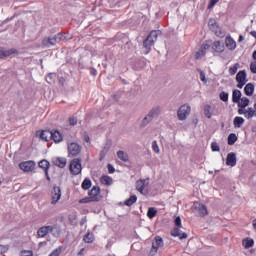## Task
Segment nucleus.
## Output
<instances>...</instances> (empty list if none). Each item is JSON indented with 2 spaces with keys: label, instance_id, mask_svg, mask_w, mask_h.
<instances>
[{
  "label": "nucleus",
  "instance_id": "obj_3",
  "mask_svg": "<svg viewBox=\"0 0 256 256\" xmlns=\"http://www.w3.org/2000/svg\"><path fill=\"white\" fill-rule=\"evenodd\" d=\"M179 121H185L191 115V106L189 104L182 105L177 111Z\"/></svg>",
  "mask_w": 256,
  "mask_h": 256
},
{
  "label": "nucleus",
  "instance_id": "obj_35",
  "mask_svg": "<svg viewBox=\"0 0 256 256\" xmlns=\"http://www.w3.org/2000/svg\"><path fill=\"white\" fill-rule=\"evenodd\" d=\"M157 216V209L155 207H150L147 212V217L149 219H153V217Z\"/></svg>",
  "mask_w": 256,
  "mask_h": 256
},
{
  "label": "nucleus",
  "instance_id": "obj_40",
  "mask_svg": "<svg viewBox=\"0 0 256 256\" xmlns=\"http://www.w3.org/2000/svg\"><path fill=\"white\" fill-rule=\"evenodd\" d=\"M42 46H43V47H47V48L53 47V44H52V42H51V37H46V38H44V39L42 40Z\"/></svg>",
  "mask_w": 256,
  "mask_h": 256
},
{
  "label": "nucleus",
  "instance_id": "obj_22",
  "mask_svg": "<svg viewBox=\"0 0 256 256\" xmlns=\"http://www.w3.org/2000/svg\"><path fill=\"white\" fill-rule=\"evenodd\" d=\"M254 91H255V85H253V83H248L244 87V93H245V95H247V97H251V95H253Z\"/></svg>",
  "mask_w": 256,
  "mask_h": 256
},
{
  "label": "nucleus",
  "instance_id": "obj_5",
  "mask_svg": "<svg viewBox=\"0 0 256 256\" xmlns=\"http://www.w3.org/2000/svg\"><path fill=\"white\" fill-rule=\"evenodd\" d=\"M163 238L160 236H156L154 241L152 242V247L150 249V256H155L157 254V251L163 247Z\"/></svg>",
  "mask_w": 256,
  "mask_h": 256
},
{
  "label": "nucleus",
  "instance_id": "obj_30",
  "mask_svg": "<svg viewBox=\"0 0 256 256\" xmlns=\"http://www.w3.org/2000/svg\"><path fill=\"white\" fill-rule=\"evenodd\" d=\"M100 182L102 183V185H113V178L109 177V176H102L100 178Z\"/></svg>",
  "mask_w": 256,
  "mask_h": 256
},
{
  "label": "nucleus",
  "instance_id": "obj_39",
  "mask_svg": "<svg viewBox=\"0 0 256 256\" xmlns=\"http://www.w3.org/2000/svg\"><path fill=\"white\" fill-rule=\"evenodd\" d=\"M136 202H137V196L132 195L129 199L125 201V205H127V207H131V205H133V203H136Z\"/></svg>",
  "mask_w": 256,
  "mask_h": 256
},
{
  "label": "nucleus",
  "instance_id": "obj_29",
  "mask_svg": "<svg viewBox=\"0 0 256 256\" xmlns=\"http://www.w3.org/2000/svg\"><path fill=\"white\" fill-rule=\"evenodd\" d=\"M117 157L121 161H124V163H127V161H129V155L125 151H122V150L118 151L117 152Z\"/></svg>",
  "mask_w": 256,
  "mask_h": 256
},
{
  "label": "nucleus",
  "instance_id": "obj_18",
  "mask_svg": "<svg viewBox=\"0 0 256 256\" xmlns=\"http://www.w3.org/2000/svg\"><path fill=\"white\" fill-rule=\"evenodd\" d=\"M171 235L173 237H179V239H187V233L181 232V228L179 226H176L173 231L171 232Z\"/></svg>",
  "mask_w": 256,
  "mask_h": 256
},
{
  "label": "nucleus",
  "instance_id": "obj_20",
  "mask_svg": "<svg viewBox=\"0 0 256 256\" xmlns=\"http://www.w3.org/2000/svg\"><path fill=\"white\" fill-rule=\"evenodd\" d=\"M161 114V108H159V106L152 108L149 113L147 114L148 117L155 119L156 117H159V115Z\"/></svg>",
  "mask_w": 256,
  "mask_h": 256
},
{
  "label": "nucleus",
  "instance_id": "obj_34",
  "mask_svg": "<svg viewBox=\"0 0 256 256\" xmlns=\"http://www.w3.org/2000/svg\"><path fill=\"white\" fill-rule=\"evenodd\" d=\"M204 115L207 117V119H211L213 116V113L211 112V105H205L204 106Z\"/></svg>",
  "mask_w": 256,
  "mask_h": 256
},
{
  "label": "nucleus",
  "instance_id": "obj_37",
  "mask_svg": "<svg viewBox=\"0 0 256 256\" xmlns=\"http://www.w3.org/2000/svg\"><path fill=\"white\" fill-rule=\"evenodd\" d=\"M212 31L215 33V35L217 37H224L225 36V31H223V29H221L219 27V25L216 28H214V30H212Z\"/></svg>",
  "mask_w": 256,
  "mask_h": 256
},
{
  "label": "nucleus",
  "instance_id": "obj_60",
  "mask_svg": "<svg viewBox=\"0 0 256 256\" xmlns=\"http://www.w3.org/2000/svg\"><path fill=\"white\" fill-rule=\"evenodd\" d=\"M246 82H238V89H243V85H245Z\"/></svg>",
  "mask_w": 256,
  "mask_h": 256
},
{
  "label": "nucleus",
  "instance_id": "obj_42",
  "mask_svg": "<svg viewBox=\"0 0 256 256\" xmlns=\"http://www.w3.org/2000/svg\"><path fill=\"white\" fill-rule=\"evenodd\" d=\"M219 97L221 101H224V103H227L229 101V93L227 92H221Z\"/></svg>",
  "mask_w": 256,
  "mask_h": 256
},
{
  "label": "nucleus",
  "instance_id": "obj_50",
  "mask_svg": "<svg viewBox=\"0 0 256 256\" xmlns=\"http://www.w3.org/2000/svg\"><path fill=\"white\" fill-rule=\"evenodd\" d=\"M61 255V248L55 249L49 256H59Z\"/></svg>",
  "mask_w": 256,
  "mask_h": 256
},
{
  "label": "nucleus",
  "instance_id": "obj_47",
  "mask_svg": "<svg viewBox=\"0 0 256 256\" xmlns=\"http://www.w3.org/2000/svg\"><path fill=\"white\" fill-rule=\"evenodd\" d=\"M54 227H56L57 229L52 231V232H50V233H52V235L54 237H59L61 235V228L59 226H57V225H54Z\"/></svg>",
  "mask_w": 256,
  "mask_h": 256
},
{
  "label": "nucleus",
  "instance_id": "obj_23",
  "mask_svg": "<svg viewBox=\"0 0 256 256\" xmlns=\"http://www.w3.org/2000/svg\"><path fill=\"white\" fill-rule=\"evenodd\" d=\"M236 81L238 83H247V73L245 71H240L236 75Z\"/></svg>",
  "mask_w": 256,
  "mask_h": 256
},
{
  "label": "nucleus",
  "instance_id": "obj_49",
  "mask_svg": "<svg viewBox=\"0 0 256 256\" xmlns=\"http://www.w3.org/2000/svg\"><path fill=\"white\" fill-rule=\"evenodd\" d=\"M211 149L212 151H217V152L221 151V148L219 147V144L217 142H212Z\"/></svg>",
  "mask_w": 256,
  "mask_h": 256
},
{
  "label": "nucleus",
  "instance_id": "obj_61",
  "mask_svg": "<svg viewBox=\"0 0 256 256\" xmlns=\"http://www.w3.org/2000/svg\"><path fill=\"white\" fill-rule=\"evenodd\" d=\"M83 251H85V248H81L78 252V256H83Z\"/></svg>",
  "mask_w": 256,
  "mask_h": 256
},
{
  "label": "nucleus",
  "instance_id": "obj_46",
  "mask_svg": "<svg viewBox=\"0 0 256 256\" xmlns=\"http://www.w3.org/2000/svg\"><path fill=\"white\" fill-rule=\"evenodd\" d=\"M198 73H200V79L204 84L207 83V78L205 77V72L201 69H197Z\"/></svg>",
  "mask_w": 256,
  "mask_h": 256
},
{
  "label": "nucleus",
  "instance_id": "obj_44",
  "mask_svg": "<svg viewBox=\"0 0 256 256\" xmlns=\"http://www.w3.org/2000/svg\"><path fill=\"white\" fill-rule=\"evenodd\" d=\"M46 81L50 85H51V83H55V74L54 73L48 74V76L46 77Z\"/></svg>",
  "mask_w": 256,
  "mask_h": 256
},
{
  "label": "nucleus",
  "instance_id": "obj_58",
  "mask_svg": "<svg viewBox=\"0 0 256 256\" xmlns=\"http://www.w3.org/2000/svg\"><path fill=\"white\" fill-rule=\"evenodd\" d=\"M31 255H32L31 251H23L21 253V256H31Z\"/></svg>",
  "mask_w": 256,
  "mask_h": 256
},
{
  "label": "nucleus",
  "instance_id": "obj_55",
  "mask_svg": "<svg viewBox=\"0 0 256 256\" xmlns=\"http://www.w3.org/2000/svg\"><path fill=\"white\" fill-rule=\"evenodd\" d=\"M251 72L256 74V62H252L250 65Z\"/></svg>",
  "mask_w": 256,
  "mask_h": 256
},
{
  "label": "nucleus",
  "instance_id": "obj_28",
  "mask_svg": "<svg viewBox=\"0 0 256 256\" xmlns=\"http://www.w3.org/2000/svg\"><path fill=\"white\" fill-rule=\"evenodd\" d=\"M51 139H53L55 143H61V141H63V136H61V133L56 130L52 132Z\"/></svg>",
  "mask_w": 256,
  "mask_h": 256
},
{
  "label": "nucleus",
  "instance_id": "obj_33",
  "mask_svg": "<svg viewBox=\"0 0 256 256\" xmlns=\"http://www.w3.org/2000/svg\"><path fill=\"white\" fill-rule=\"evenodd\" d=\"M245 123V119H243V117H235L234 118V127H241L243 124Z\"/></svg>",
  "mask_w": 256,
  "mask_h": 256
},
{
  "label": "nucleus",
  "instance_id": "obj_41",
  "mask_svg": "<svg viewBox=\"0 0 256 256\" xmlns=\"http://www.w3.org/2000/svg\"><path fill=\"white\" fill-rule=\"evenodd\" d=\"M217 21L213 18H211L208 22V27L211 29V31H215V28L217 27Z\"/></svg>",
  "mask_w": 256,
  "mask_h": 256
},
{
  "label": "nucleus",
  "instance_id": "obj_19",
  "mask_svg": "<svg viewBox=\"0 0 256 256\" xmlns=\"http://www.w3.org/2000/svg\"><path fill=\"white\" fill-rule=\"evenodd\" d=\"M49 161L47 160H41L39 163H38V166L43 169L45 171V175L47 177V179L49 180Z\"/></svg>",
  "mask_w": 256,
  "mask_h": 256
},
{
  "label": "nucleus",
  "instance_id": "obj_43",
  "mask_svg": "<svg viewBox=\"0 0 256 256\" xmlns=\"http://www.w3.org/2000/svg\"><path fill=\"white\" fill-rule=\"evenodd\" d=\"M91 188V180L90 179H85L82 183V189H90Z\"/></svg>",
  "mask_w": 256,
  "mask_h": 256
},
{
  "label": "nucleus",
  "instance_id": "obj_13",
  "mask_svg": "<svg viewBox=\"0 0 256 256\" xmlns=\"http://www.w3.org/2000/svg\"><path fill=\"white\" fill-rule=\"evenodd\" d=\"M226 165H228V167H235L237 165V154H235V152L228 153Z\"/></svg>",
  "mask_w": 256,
  "mask_h": 256
},
{
  "label": "nucleus",
  "instance_id": "obj_9",
  "mask_svg": "<svg viewBox=\"0 0 256 256\" xmlns=\"http://www.w3.org/2000/svg\"><path fill=\"white\" fill-rule=\"evenodd\" d=\"M211 48V45L207 44V43H203L199 50L195 53L194 57L195 59H203L204 55H207V51H209V49Z\"/></svg>",
  "mask_w": 256,
  "mask_h": 256
},
{
  "label": "nucleus",
  "instance_id": "obj_6",
  "mask_svg": "<svg viewBox=\"0 0 256 256\" xmlns=\"http://www.w3.org/2000/svg\"><path fill=\"white\" fill-rule=\"evenodd\" d=\"M239 115H244L246 119H253V117H256V103L254 104V107H249L247 109H238Z\"/></svg>",
  "mask_w": 256,
  "mask_h": 256
},
{
  "label": "nucleus",
  "instance_id": "obj_38",
  "mask_svg": "<svg viewBox=\"0 0 256 256\" xmlns=\"http://www.w3.org/2000/svg\"><path fill=\"white\" fill-rule=\"evenodd\" d=\"M237 142V135L235 133H232L228 136V145H235Z\"/></svg>",
  "mask_w": 256,
  "mask_h": 256
},
{
  "label": "nucleus",
  "instance_id": "obj_63",
  "mask_svg": "<svg viewBox=\"0 0 256 256\" xmlns=\"http://www.w3.org/2000/svg\"><path fill=\"white\" fill-rule=\"evenodd\" d=\"M252 225H253L254 229L256 230V218L253 220Z\"/></svg>",
  "mask_w": 256,
  "mask_h": 256
},
{
  "label": "nucleus",
  "instance_id": "obj_57",
  "mask_svg": "<svg viewBox=\"0 0 256 256\" xmlns=\"http://www.w3.org/2000/svg\"><path fill=\"white\" fill-rule=\"evenodd\" d=\"M108 171L109 173H115V168L113 167V165L108 164Z\"/></svg>",
  "mask_w": 256,
  "mask_h": 256
},
{
  "label": "nucleus",
  "instance_id": "obj_2",
  "mask_svg": "<svg viewBox=\"0 0 256 256\" xmlns=\"http://www.w3.org/2000/svg\"><path fill=\"white\" fill-rule=\"evenodd\" d=\"M136 189L141 195L149 193V178L136 181Z\"/></svg>",
  "mask_w": 256,
  "mask_h": 256
},
{
  "label": "nucleus",
  "instance_id": "obj_51",
  "mask_svg": "<svg viewBox=\"0 0 256 256\" xmlns=\"http://www.w3.org/2000/svg\"><path fill=\"white\" fill-rule=\"evenodd\" d=\"M107 151H109V148L104 147L103 150L100 153L101 159L105 158V155H107Z\"/></svg>",
  "mask_w": 256,
  "mask_h": 256
},
{
  "label": "nucleus",
  "instance_id": "obj_36",
  "mask_svg": "<svg viewBox=\"0 0 256 256\" xmlns=\"http://www.w3.org/2000/svg\"><path fill=\"white\" fill-rule=\"evenodd\" d=\"M151 121H153L152 118H150V117L148 116V114H147V115L143 118V120L141 121L140 127H141V128L147 127V125H149V123H150Z\"/></svg>",
  "mask_w": 256,
  "mask_h": 256
},
{
  "label": "nucleus",
  "instance_id": "obj_48",
  "mask_svg": "<svg viewBox=\"0 0 256 256\" xmlns=\"http://www.w3.org/2000/svg\"><path fill=\"white\" fill-rule=\"evenodd\" d=\"M152 149H153V151L156 152L157 154H159L160 151H161V150L159 149V145L157 144V141H155V140L152 142Z\"/></svg>",
  "mask_w": 256,
  "mask_h": 256
},
{
  "label": "nucleus",
  "instance_id": "obj_27",
  "mask_svg": "<svg viewBox=\"0 0 256 256\" xmlns=\"http://www.w3.org/2000/svg\"><path fill=\"white\" fill-rule=\"evenodd\" d=\"M238 103V107H240L239 109H245V107H249V98L247 97H242L239 99Z\"/></svg>",
  "mask_w": 256,
  "mask_h": 256
},
{
  "label": "nucleus",
  "instance_id": "obj_45",
  "mask_svg": "<svg viewBox=\"0 0 256 256\" xmlns=\"http://www.w3.org/2000/svg\"><path fill=\"white\" fill-rule=\"evenodd\" d=\"M239 69V63H236L234 67L229 68L230 75H235Z\"/></svg>",
  "mask_w": 256,
  "mask_h": 256
},
{
  "label": "nucleus",
  "instance_id": "obj_12",
  "mask_svg": "<svg viewBox=\"0 0 256 256\" xmlns=\"http://www.w3.org/2000/svg\"><path fill=\"white\" fill-rule=\"evenodd\" d=\"M68 153L72 157H77V155L81 153V146H79V144L77 143H71L70 145H68Z\"/></svg>",
  "mask_w": 256,
  "mask_h": 256
},
{
  "label": "nucleus",
  "instance_id": "obj_32",
  "mask_svg": "<svg viewBox=\"0 0 256 256\" xmlns=\"http://www.w3.org/2000/svg\"><path fill=\"white\" fill-rule=\"evenodd\" d=\"M101 189L97 186H94L91 191L88 192V194L90 195V197H92V199H95V197H97V195H99Z\"/></svg>",
  "mask_w": 256,
  "mask_h": 256
},
{
  "label": "nucleus",
  "instance_id": "obj_52",
  "mask_svg": "<svg viewBox=\"0 0 256 256\" xmlns=\"http://www.w3.org/2000/svg\"><path fill=\"white\" fill-rule=\"evenodd\" d=\"M217 3H219V0H210V4L208 5V9H211V8L215 7V5H217Z\"/></svg>",
  "mask_w": 256,
  "mask_h": 256
},
{
  "label": "nucleus",
  "instance_id": "obj_17",
  "mask_svg": "<svg viewBox=\"0 0 256 256\" xmlns=\"http://www.w3.org/2000/svg\"><path fill=\"white\" fill-rule=\"evenodd\" d=\"M53 165H56V167H60V169H63L65 165H67V159L63 157H56L52 160Z\"/></svg>",
  "mask_w": 256,
  "mask_h": 256
},
{
  "label": "nucleus",
  "instance_id": "obj_14",
  "mask_svg": "<svg viewBox=\"0 0 256 256\" xmlns=\"http://www.w3.org/2000/svg\"><path fill=\"white\" fill-rule=\"evenodd\" d=\"M194 209L197 210L198 215H200V217H205V215H207V207L199 202H195L194 203Z\"/></svg>",
  "mask_w": 256,
  "mask_h": 256
},
{
  "label": "nucleus",
  "instance_id": "obj_62",
  "mask_svg": "<svg viewBox=\"0 0 256 256\" xmlns=\"http://www.w3.org/2000/svg\"><path fill=\"white\" fill-rule=\"evenodd\" d=\"M84 140L86 141V143H89L90 139H89V135H84Z\"/></svg>",
  "mask_w": 256,
  "mask_h": 256
},
{
  "label": "nucleus",
  "instance_id": "obj_56",
  "mask_svg": "<svg viewBox=\"0 0 256 256\" xmlns=\"http://www.w3.org/2000/svg\"><path fill=\"white\" fill-rule=\"evenodd\" d=\"M70 125L72 126L77 125V118H70Z\"/></svg>",
  "mask_w": 256,
  "mask_h": 256
},
{
  "label": "nucleus",
  "instance_id": "obj_64",
  "mask_svg": "<svg viewBox=\"0 0 256 256\" xmlns=\"http://www.w3.org/2000/svg\"><path fill=\"white\" fill-rule=\"evenodd\" d=\"M250 35H252V37H255V39H256V31L250 32Z\"/></svg>",
  "mask_w": 256,
  "mask_h": 256
},
{
  "label": "nucleus",
  "instance_id": "obj_21",
  "mask_svg": "<svg viewBox=\"0 0 256 256\" xmlns=\"http://www.w3.org/2000/svg\"><path fill=\"white\" fill-rule=\"evenodd\" d=\"M51 137H53V132L50 130H43L40 133V139H42V141H49Z\"/></svg>",
  "mask_w": 256,
  "mask_h": 256
},
{
  "label": "nucleus",
  "instance_id": "obj_24",
  "mask_svg": "<svg viewBox=\"0 0 256 256\" xmlns=\"http://www.w3.org/2000/svg\"><path fill=\"white\" fill-rule=\"evenodd\" d=\"M242 245L244 249H251L255 245V241L252 238H245L242 240Z\"/></svg>",
  "mask_w": 256,
  "mask_h": 256
},
{
  "label": "nucleus",
  "instance_id": "obj_54",
  "mask_svg": "<svg viewBox=\"0 0 256 256\" xmlns=\"http://www.w3.org/2000/svg\"><path fill=\"white\" fill-rule=\"evenodd\" d=\"M9 251V246L0 245V253H7Z\"/></svg>",
  "mask_w": 256,
  "mask_h": 256
},
{
  "label": "nucleus",
  "instance_id": "obj_26",
  "mask_svg": "<svg viewBox=\"0 0 256 256\" xmlns=\"http://www.w3.org/2000/svg\"><path fill=\"white\" fill-rule=\"evenodd\" d=\"M95 241V235L91 233V231H88L84 237H83V242L84 243H93Z\"/></svg>",
  "mask_w": 256,
  "mask_h": 256
},
{
  "label": "nucleus",
  "instance_id": "obj_1",
  "mask_svg": "<svg viewBox=\"0 0 256 256\" xmlns=\"http://www.w3.org/2000/svg\"><path fill=\"white\" fill-rule=\"evenodd\" d=\"M161 35V31L153 30L147 36V38L143 42L144 54L147 55L151 51V47L155 45V41H157V37Z\"/></svg>",
  "mask_w": 256,
  "mask_h": 256
},
{
  "label": "nucleus",
  "instance_id": "obj_15",
  "mask_svg": "<svg viewBox=\"0 0 256 256\" xmlns=\"http://www.w3.org/2000/svg\"><path fill=\"white\" fill-rule=\"evenodd\" d=\"M225 45L227 49H229V51H235L237 47V42H235V40L231 36H227L225 38Z\"/></svg>",
  "mask_w": 256,
  "mask_h": 256
},
{
  "label": "nucleus",
  "instance_id": "obj_31",
  "mask_svg": "<svg viewBox=\"0 0 256 256\" xmlns=\"http://www.w3.org/2000/svg\"><path fill=\"white\" fill-rule=\"evenodd\" d=\"M240 99H241V92L239 90H234L232 93L233 103H239Z\"/></svg>",
  "mask_w": 256,
  "mask_h": 256
},
{
  "label": "nucleus",
  "instance_id": "obj_7",
  "mask_svg": "<svg viewBox=\"0 0 256 256\" xmlns=\"http://www.w3.org/2000/svg\"><path fill=\"white\" fill-rule=\"evenodd\" d=\"M16 55H19L17 49H5L0 47V59H7V57H15Z\"/></svg>",
  "mask_w": 256,
  "mask_h": 256
},
{
  "label": "nucleus",
  "instance_id": "obj_59",
  "mask_svg": "<svg viewBox=\"0 0 256 256\" xmlns=\"http://www.w3.org/2000/svg\"><path fill=\"white\" fill-rule=\"evenodd\" d=\"M89 201H91L90 198H83L79 201V203H89Z\"/></svg>",
  "mask_w": 256,
  "mask_h": 256
},
{
  "label": "nucleus",
  "instance_id": "obj_25",
  "mask_svg": "<svg viewBox=\"0 0 256 256\" xmlns=\"http://www.w3.org/2000/svg\"><path fill=\"white\" fill-rule=\"evenodd\" d=\"M50 39L52 42V47H55V45H57V43H61V41H63V34L58 33L54 37H50Z\"/></svg>",
  "mask_w": 256,
  "mask_h": 256
},
{
  "label": "nucleus",
  "instance_id": "obj_8",
  "mask_svg": "<svg viewBox=\"0 0 256 256\" xmlns=\"http://www.w3.org/2000/svg\"><path fill=\"white\" fill-rule=\"evenodd\" d=\"M19 169L24 171V173H31L35 171V162L33 161H26L19 164Z\"/></svg>",
  "mask_w": 256,
  "mask_h": 256
},
{
  "label": "nucleus",
  "instance_id": "obj_16",
  "mask_svg": "<svg viewBox=\"0 0 256 256\" xmlns=\"http://www.w3.org/2000/svg\"><path fill=\"white\" fill-rule=\"evenodd\" d=\"M212 49L215 51V53H223V51H225V44H223L221 41H214L212 44Z\"/></svg>",
  "mask_w": 256,
  "mask_h": 256
},
{
  "label": "nucleus",
  "instance_id": "obj_53",
  "mask_svg": "<svg viewBox=\"0 0 256 256\" xmlns=\"http://www.w3.org/2000/svg\"><path fill=\"white\" fill-rule=\"evenodd\" d=\"M175 225L176 227L182 228L183 226L181 225V217H176L175 219Z\"/></svg>",
  "mask_w": 256,
  "mask_h": 256
},
{
  "label": "nucleus",
  "instance_id": "obj_4",
  "mask_svg": "<svg viewBox=\"0 0 256 256\" xmlns=\"http://www.w3.org/2000/svg\"><path fill=\"white\" fill-rule=\"evenodd\" d=\"M70 173L72 175H79L81 171L83 170V167L81 166V159L75 158L70 162L69 165Z\"/></svg>",
  "mask_w": 256,
  "mask_h": 256
},
{
  "label": "nucleus",
  "instance_id": "obj_11",
  "mask_svg": "<svg viewBox=\"0 0 256 256\" xmlns=\"http://www.w3.org/2000/svg\"><path fill=\"white\" fill-rule=\"evenodd\" d=\"M61 199V188L59 186H54L52 191L51 204L56 205Z\"/></svg>",
  "mask_w": 256,
  "mask_h": 256
},
{
  "label": "nucleus",
  "instance_id": "obj_10",
  "mask_svg": "<svg viewBox=\"0 0 256 256\" xmlns=\"http://www.w3.org/2000/svg\"><path fill=\"white\" fill-rule=\"evenodd\" d=\"M57 231V227L55 226H43L38 229L37 235L39 237H47L50 232Z\"/></svg>",
  "mask_w": 256,
  "mask_h": 256
}]
</instances>
